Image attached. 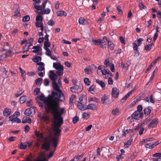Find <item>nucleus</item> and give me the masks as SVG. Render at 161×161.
<instances>
[{
    "label": "nucleus",
    "instance_id": "nucleus-56",
    "mask_svg": "<svg viewBox=\"0 0 161 161\" xmlns=\"http://www.w3.org/2000/svg\"><path fill=\"white\" fill-rule=\"evenodd\" d=\"M108 82L109 85H112L113 83V81L112 79L110 77L108 78Z\"/></svg>",
    "mask_w": 161,
    "mask_h": 161
},
{
    "label": "nucleus",
    "instance_id": "nucleus-61",
    "mask_svg": "<svg viewBox=\"0 0 161 161\" xmlns=\"http://www.w3.org/2000/svg\"><path fill=\"white\" fill-rule=\"evenodd\" d=\"M149 100L151 103H154L155 102V101L153 98V95H151L149 97Z\"/></svg>",
    "mask_w": 161,
    "mask_h": 161
},
{
    "label": "nucleus",
    "instance_id": "nucleus-40",
    "mask_svg": "<svg viewBox=\"0 0 161 161\" xmlns=\"http://www.w3.org/2000/svg\"><path fill=\"white\" fill-rule=\"evenodd\" d=\"M131 63V61L130 60H128L127 61L126 63L124 64V68L126 69H127L129 67L130 64Z\"/></svg>",
    "mask_w": 161,
    "mask_h": 161
},
{
    "label": "nucleus",
    "instance_id": "nucleus-16",
    "mask_svg": "<svg viewBox=\"0 0 161 161\" xmlns=\"http://www.w3.org/2000/svg\"><path fill=\"white\" fill-rule=\"evenodd\" d=\"M11 112V109L9 108H5L3 112V115L4 116L8 117L9 115Z\"/></svg>",
    "mask_w": 161,
    "mask_h": 161
},
{
    "label": "nucleus",
    "instance_id": "nucleus-59",
    "mask_svg": "<svg viewBox=\"0 0 161 161\" xmlns=\"http://www.w3.org/2000/svg\"><path fill=\"white\" fill-rule=\"evenodd\" d=\"M32 105V103L31 100H30L27 102V105L28 107H30Z\"/></svg>",
    "mask_w": 161,
    "mask_h": 161
},
{
    "label": "nucleus",
    "instance_id": "nucleus-20",
    "mask_svg": "<svg viewBox=\"0 0 161 161\" xmlns=\"http://www.w3.org/2000/svg\"><path fill=\"white\" fill-rule=\"evenodd\" d=\"M22 122L23 123H31V120L30 118L27 117H23Z\"/></svg>",
    "mask_w": 161,
    "mask_h": 161
},
{
    "label": "nucleus",
    "instance_id": "nucleus-14",
    "mask_svg": "<svg viewBox=\"0 0 161 161\" xmlns=\"http://www.w3.org/2000/svg\"><path fill=\"white\" fill-rule=\"evenodd\" d=\"M9 119L12 123L15 122L18 123H19L21 122L20 119L16 117L13 116L11 115L9 117Z\"/></svg>",
    "mask_w": 161,
    "mask_h": 161
},
{
    "label": "nucleus",
    "instance_id": "nucleus-21",
    "mask_svg": "<svg viewBox=\"0 0 161 161\" xmlns=\"http://www.w3.org/2000/svg\"><path fill=\"white\" fill-rule=\"evenodd\" d=\"M57 15L58 16H66L67 13L63 10L59 11L57 12Z\"/></svg>",
    "mask_w": 161,
    "mask_h": 161
},
{
    "label": "nucleus",
    "instance_id": "nucleus-53",
    "mask_svg": "<svg viewBox=\"0 0 161 161\" xmlns=\"http://www.w3.org/2000/svg\"><path fill=\"white\" fill-rule=\"evenodd\" d=\"M109 61L108 60L106 59V60L104 63V65L105 66V67H107L109 65Z\"/></svg>",
    "mask_w": 161,
    "mask_h": 161
},
{
    "label": "nucleus",
    "instance_id": "nucleus-32",
    "mask_svg": "<svg viewBox=\"0 0 161 161\" xmlns=\"http://www.w3.org/2000/svg\"><path fill=\"white\" fill-rule=\"evenodd\" d=\"M26 99V97L25 96H22L20 98L19 102L20 103H23L25 102Z\"/></svg>",
    "mask_w": 161,
    "mask_h": 161
},
{
    "label": "nucleus",
    "instance_id": "nucleus-23",
    "mask_svg": "<svg viewBox=\"0 0 161 161\" xmlns=\"http://www.w3.org/2000/svg\"><path fill=\"white\" fill-rule=\"evenodd\" d=\"M78 107L80 110H86V106L82 104V103H78L77 105Z\"/></svg>",
    "mask_w": 161,
    "mask_h": 161
},
{
    "label": "nucleus",
    "instance_id": "nucleus-22",
    "mask_svg": "<svg viewBox=\"0 0 161 161\" xmlns=\"http://www.w3.org/2000/svg\"><path fill=\"white\" fill-rule=\"evenodd\" d=\"M96 82L97 84H99L102 88H103L105 87V84L103 80H99L98 79H96Z\"/></svg>",
    "mask_w": 161,
    "mask_h": 161
},
{
    "label": "nucleus",
    "instance_id": "nucleus-50",
    "mask_svg": "<svg viewBox=\"0 0 161 161\" xmlns=\"http://www.w3.org/2000/svg\"><path fill=\"white\" fill-rule=\"evenodd\" d=\"M54 24V21L53 20H49L47 22V24L48 25H49L50 26H52Z\"/></svg>",
    "mask_w": 161,
    "mask_h": 161
},
{
    "label": "nucleus",
    "instance_id": "nucleus-13",
    "mask_svg": "<svg viewBox=\"0 0 161 161\" xmlns=\"http://www.w3.org/2000/svg\"><path fill=\"white\" fill-rule=\"evenodd\" d=\"M112 96L114 98H117L119 95V91L116 87H113L112 88Z\"/></svg>",
    "mask_w": 161,
    "mask_h": 161
},
{
    "label": "nucleus",
    "instance_id": "nucleus-38",
    "mask_svg": "<svg viewBox=\"0 0 161 161\" xmlns=\"http://www.w3.org/2000/svg\"><path fill=\"white\" fill-rule=\"evenodd\" d=\"M42 78H38L35 80V82H36V84L37 85L41 84L42 83Z\"/></svg>",
    "mask_w": 161,
    "mask_h": 161
},
{
    "label": "nucleus",
    "instance_id": "nucleus-17",
    "mask_svg": "<svg viewBox=\"0 0 161 161\" xmlns=\"http://www.w3.org/2000/svg\"><path fill=\"white\" fill-rule=\"evenodd\" d=\"M33 110V108L27 109L25 110L24 114L26 116H30L32 114Z\"/></svg>",
    "mask_w": 161,
    "mask_h": 161
},
{
    "label": "nucleus",
    "instance_id": "nucleus-24",
    "mask_svg": "<svg viewBox=\"0 0 161 161\" xmlns=\"http://www.w3.org/2000/svg\"><path fill=\"white\" fill-rule=\"evenodd\" d=\"M144 111L145 115H149L151 112V107H148L147 108L144 109Z\"/></svg>",
    "mask_w": 161,
    "mask_h": 161
},
{
    "label": "nucleus",
    "instance_id": "nucleus-2",
    "mask_svg": "<svg viewBox=\"0 0 161 161\" xmlns=\"http://www.w3.org/2000/svg\"><path fill=\"white\" fill-rule=\"evenodd\" d=\"M45 132H40L39 131L36 130L34 132L35 136L38 138V141L40 142H43V143L42 146V147L45 149L47 151L48 150L50 147V141L47 137H45L43 135Z\"/></svg>",
    "mask_w": 161,
    "mask_h": 161
},
{
    "label": "nucleus",
    "instance_id": "nucleus-51",
    "mask_svg": "<svg viewBox=\"0 0 161 161\" xmlns=\"http://www.w3.org/2000/svg\"><path fill=\"white\" fill-rule=\"evenodd\" d=\"M140 8L141 9H145L146 8V7L142 3H140L139 5Z\"/></svg>",
    "mask_w": 161,
    "mask_h": 161
},
{
    "label": "nucleus",
    "instance_id": "nucleus-35",
    "mask_svg": "<svg viewBox=\"0 0 161 161\" xmlns=\"http://www.w3.org/2000/svg\"><path fill=\"white\" fill-rule=\"evenodd\" d=\"M30 19V17L28 15L24 16L22 19V21L23 22H27Z\"/></svg>",
    "mask_w": 161,
    "mask_h": 161
},
{
    "label": "nucleus",
    "instance_id": "nucleus-52",
    "mask_svg": "<svg viewBox=\"0 0 161 161\" xmlns=\"http://www.w3.org/2000/svg\"><path fill=\"white\" fill-rule=\"evenodd\" d=\"M137 111L136 112H141L142 109V106L140 105H138L137 107Z\"/></svg>",
    "mask_w": 161,
    "mask_h": 161
},
{
    "label": "nucleus",
    "instance_id": "nucleus-63",
    "mask_svg": "<svg viewBox=\"0 0 161 161\" xmlns=\"http://www.w3.org/2000/svg\"><path fill=\"white\" fill-rule=\"evenodd\" d=\"M76 96L73 95H72L71 96L70 98V102L72 103L73 101L75 99Z\"/></svg>",
    "mask_w": 161,
    "mask_h": 161
},
{
    "label": "nucleus",
    "instance_id": "nucleus-42",
    "mask_svg": "<svg viewBox=\"0 0 161 161\" xmlns=\"http://www.w3.org/2000/svg\"><path fill=\"white\" fill-rule=\"evenodd\" d=\"M63 71L64 70H58L56 72V73L58 75L61 76L63 74Z\"/></svg>",
    "mask_w": 161,
    "mask_h": 161
},
{
    "label": "nucleus",
    "instance_id": "nucleus-64",
    "mask_svg": "<svg viewBox=\"0 0 161 161\" xmlns=\"http://www.w3.org/2000/svg\"><path fill=\"white\" fill-rule=\"evenodd\" d=\"M50 9L49 8H47L44 10V14H48L50 13Z\"/></svg>",
    "mask_w": 161,
    "mask_h": 161
},
{
    "label": "nucleus",
    "instance_id": "nucleus-1",
    "mask_svg": "<svg viewBox=\"0 0 161 161\" xmlns=\"http://www.w3.org/2000/svg\"><path fill=\"white\" fill-rule=\"evenodd\" d=\"M38 97L41 101H43L47 106V113L51 112L53 114L55 126L57 128L60 127L63 123V118L61 115L64 113V108H59L58 98L53 97L47 98L43 95Z\"/></svg>",
    "mask_w": 161,
    "mask_h": 161
},
{
    "label": "nucleus",
    "instance_id": "nucleus-46",
    "mask_svg": "<svg viewBox=\"0 0 161 161\" xmlns=\"http://www.w3.org/2000/svg\"><path fill=\"white\" fill-rule=\"evenodd\" d=\"M26 145L25 144V143H21L20 144V148L21 149H25L26 147Z\"/></svg>",
    "mask_w": 161,
    "mask_h": 161
},
{
    "label": "nucleus",
    "instance_id": "nucleus-30",
    "mask_svg": "<svg viewBox=\"0 0 161 161\" xmlns=\"http://www.w3.org/2000/svg\"><path fill=\"white\" fill-rule=\"evenodd\" d=\"M33 60L36 63H38V62L40 61L41 60V57L38 56L35 57L33 59Z\"/></svg>",
    "mask_w": 161,
    "mask_h": 161
},
{
    "label": "nucleus",
    "instance_id": "nucleus-31",
    "mask_svg": "<svg viewBox=\"0 0 161 161\" xmlns=\"http://www.w3.org/2000/svg\"><path fill=\"white\" fill-rule=\"evenodd\" d=\"M132 142V140L130 139L127 141L126 143L125 144L124 146L126 148H128L130 145L131 144V142Z\"/></svg>",
    "mask_w": 161,
    "mask_h": 161
},
{
    "label": "nucleus",
    "instance_id": "nucleus-9",
    "mask_svg": "<svg viewBox=\"0 0 161 161\" xmlns=\"http://www.w3.org/2000/svg\"><path fill=\"white\" fill-rule=\"evenodd\" d=\"M49 73L50 74L49 75V77L50 79L52 80V82H56L58 77L57 75L53 70H50Z\"/></svg>",
    "mask_w": 161,
    "mask_h": 161
},
{
    "label": "nucleus",
    "instance_id": "nucleus-39",
    "mask_svg": "<svg viewBox=\"0 0 161 161\" xmlns=\"http://www.w3.org/2000/svg\"><path fill=\"white\" fill-rule=\"evenodd\" d=\"M14 15L15 16L19 17L20 16L21 14L20 13V11L19 9L17 8V10L16 11L14 12Z\"/></svg>",
    "mask_w": 161,
    "mask_h": 161
},
{
    "label": "nucleus",
    "instance_id": "nucleus-28",
    "mask_svg": "<svg viewBox=\"0 0 161 161\" xmlns=\"http://www.w3.org/2000/svg\"><path fill=\"white\" fill-rule=\"evenodd\" d=\"M86 20L83 17H80L79 19V23L80 25H84L85 24Z\"/></svg>",
    "mask_w": 161,
    "mask_h": 161
},
{
    "label": "nucleus",
    "instance_id": "nucleus-55",
    "mask_svg": "<svg viewBox=\"0 0 161 161\" xmlns=\"http://www.w3.org/2000/svg\"><path fill=\"white\" fill-rule=\"evenodd\" d=\"M40 88H36L34 90V93L35 95H37L40 92Z\"/></svg>",
    "mask_w": 161,
    "mask_h": 161
},
{
    "label": "nucleus",
    "instance_id": "nucleus-60",
    "mask_svg": "<svg viewBox=\"0 0 161 161\" xmlns=\"http://www.w3.org/2000/svg\"><path fill=\"white\" fill-rule=\"evenodd\" d=\"M128 97H127V96L125 95L123 98L120 100V102L121 103H124L126 100L127 98Z\"/></svg>",
    "mask_w": 161,
    "mask_h": 161
},
{
    "label": "nucleus",
    "instance_id": "nucleus-7",
    "mask_svg": "<svg viewBox=\"0 0 161 161\" xmlns=\"http://www.w3.org/2000/svg\"><path fill=\"white\" fill-rule=\"evenodd\" d=\"M132 119H139L143 116V114L142 112L135 111L131 115Z\"/></svg>",
    "mask_w": 161,
    "mask_h": 161
},
{
    "label": "nucleus",
    "instance_id": "nucleus-47",
    "mask_svg": "<svg viewBox=\"0 0 161 161\" xmlns=\"http://www.w3.org/2000/svg\"><path fill=\"white\" fill-rule=\"evenodd\" d=\"M89 113H84L83 114V118L85 119H87L89 117Z\"/></svg>",
    "mask_w": 161,
    "mask_h": 161
},
{
    "label": "nucleus",
    "instance_id": "nucleus-54",
    "mask_svg": "<svg viewBox=\"0 0 161 161\" xmlns=\"http://www.w3.org/2000/svg\"><path fill=\"white\" fill-rule=\"evenodd\" d=\"M94 86L92 85L89 88V92L92 94H93V92L94 91Z\"/></svg>",
    "mask_w": 161,
    "mask_h": 161
},
{
    "label": "nucleus",
    "instance_id": "nucleus-19",
    "mask_svg": "<svg viewBox=\"0 0 161 161\" xmlns=\"http://www.w3.org/2000/svg\"><path fill=\"white\" fill-rule=\"evenodd\" d=\"M36 26L37 27H40L41 30L42 31H43L44 26L42 22L36 21Z\"/></svg>",
    "mask_w": 161,
    "mask_h": 161
},
{
    "label": "nucleus",
    "instance_id": "nucleus-45",
    "mask_svg": "<svg viewBox=\"0 0 161 161\" xmlns=\"http://www.w3.org/2000/svg\"><path fill=\"white\" fill-rule=\"evenodd\" d=\"M83 99L84 100H86V97L85 96H84L83 95L82 96H81L79 98V101L78 103H83Z\"/></svg>",
    "mask_w": 161,
    "mask_h": 161
},
{
    "label": "nucleus",
    "instance_id": "nucleus-57",
    "mask_svg": "<svg viewBox=\"0 0 161 161\" xmlns=\"http://www.w3.org/2000/svg\"><path fill=\"white\" fill-rule=\"evenodd\" d=\"M153 157H161V153H156L153 155Z\"/></svg>",
    "mask_w": 161,
    "mask_h": 161
},
{
    "label": "nucleus",
    "instance_id": "nucleus-8",
    "mask_svg": "<svg viewBox=\"0 0 161 161\" xmlns=\"http://www.w3.org/2000/svg\"><path fill=\"white\" fill-rule=\"evenodd\" d=\"M158 123V120L156 119H153L148 125V127L149 129L155 127Z\"/></svg>",
    "mask_w": 161,
    "mask_h": 161
},
{
    "label": "nucleus",
    "instance_id": "nucleus-33",
    "mask_svg": "<svg viewBox=\"0 0 161 161\" xmlns=\"http://www.w3.org/2000/svg\"><path fill=\"white\" fill-rule=\"evenodd\" d=\"M92 42L95 45H100V39H93Z\"/></svg>",
    "mask_w": 161,
    "mask_h": 161
},
{
    "label": "nucleus",
    "instance_id": "nucleus-29",
    "mask_svg": "<svg viewBox=\"0 0 161 161\" xmlns=\"http://www.w3.org/2000/svg\"><path fill=\"white\" fill-rule=\"evenodd\" d=\"M51 44L49 41H45L44 42V49L49 48L48 47H50Z\"/></svg>",
    "mask_w": 161,
    "mask_h": 161
},
{
    "label": "nucleus",
    "instance_id": "nucleus-37",
    "mask_svg": "<svg viewBox=\"0 0 161 161\" xmlns=\"http://www.w3.org/2000/svg\"><path fill=\"white\" fill-rule=\"evenodd\" d=\"M46 50L45 54L48 56L51 57V52L49 48L45 49Z\"/></svg>",
    "mask_w": 161,
    "mask_h": 161
},
{
    "label": "nucleus",
    "instance_id": "nucleus-10",
    "mask_svg": "<svg viewBox=\"0 0 161 161\" xmlns=\"http://www.w3.org/2000/svg\"><path fill=\"white\" fill-rule=\"evenodd\" d=\"M159 144L158 142H155L152 143L146 144H145V147L148 148H153Z\"/></svg>",
    "mask_w": 161,
    "mask_h": 161
},
{
    "label": "nucleus",
    "instance_id": "nucleus-58",
    "mask_svg": "<svg viewBox=\"0 0 161 161\" xmlns=\"http://www.w3.org/2000/svg\"><path fill=\"white\" fill-rule=\"evenodd\" d=\"M44 85L45 86H47L49 85V81L47 79H45L44 81Z\"/></svg>",
    "mask_w": 161,
    "mask_h": 161
},
{
    "label": "nucleus",
    "instance_id": "nucleus-62",
    "mask_svg": "<svg viewBox=\"0 0 161 161\" xmlns=\"http://www.w3.org/2000/svg\"><path fill=\"white\" fill-rule=\"evenodd\" d=\"M144 40L142 38H139L137 40V43L138 44V46H139L141 44L142 42Z\"/></svg>",
    "mask_w": 161,
    "mask_h": 161
},
{
    "label": "nucleus",
    "instance_id": "nucleus-12",
    "mask_svg": "<svg viewBox=\"0 0 161 161\" xmlns=\"http://www.w3.org/2000/svg\"><path fill=\"white\" fill-rule=\"evenodd\" d=\"M53 67L57 70H64V66L59 63H53Z\"/></svg>",
    "mask_w": 161,
    "mask_h": 161
},
{
    "label": "nucleus",
    "instance_id": "nucleus-25",
    "mask_svg": "<svg viewBox=\"0 0 161 161\" xmlns=\"http://www.w3.org/2000/svg\"><path fill=\"white\" fill-rule=\"evenodd\" d=\"M108 99V97L105 95H104L102 97L101 99V103L102 104H106L107 103L106 101Z\"/></svg>",
    "mask_w": 161,
    "mask_h": 161
},
{
    "label": "nucleus",
    "instance_id": "nucleus-15",
    "mask_svg": "<svg viewBox=\"0 0 161 161\" xmlns=\"http://www.w3.org/2000/svg\"><path fill=\"white\" fill-rule=\"evenodd\" d=\"M97 106L96 105L93 103H90L88 105L86 106V110L91 109L94 110H97Z\"/></svg>",
    "mask_w": 161,
    "mask_h": 161
},
{
    "label": "nucleus",
    "instance_id": "nucleus-3",
    "mask_svg": "<svg viewBox=\"0 0 161 161\" xmlns=\"http://www.w3.org/2000/svg\"><path fill=\"white\" fill-rule=\"evenodd\" d=\"M52 83L54 90L57 92H53L52 93L53 97L58 98L59 102V101H63L64 99V97L61 91L59 89V86L58 85L56 81L52 82Z\"/></svg>",
    "mask_w": 161,
    "mask_h": 161
},
{
    "label": "nucleus",
    "instance_id": "nucleus-6",
    "mask_svg": "<svg viewBox=\"0 0 161 161\" xmlns=\"http://www.w3.org/2000/svg\"><path fill=\"white\" fill-rule=\"evenodd\" d=\"M82 86L81 85H75L73 87L70 88V91L72 92H76L77 93H80L82 90Z\"/></svg>",
    "mask_w": 161,
    "mask_h": 161
},
{
    "label": "nucleus",
    "instance_id": "nucleus-18",
    "mask_svg": "<svg viewBox=\"0 0 161 161\" xmlns=\"http://www.w3.org/2000/svg\"><path fill=\"white\" fill-rule=\"evenodd\" d=\"M32 49H34L32 50V52L36 53H39V52L42 50V49L39 45L34 46Z\"/></svg>",
    "mask_w": 161,
    "mask_h": 161
},
{
    "label": "nucleus",
    "instance_id": "nucleus-27",
    "mask_svg": "<svg viewBox=\"0 0 161 161\" xmlns=\"http://www.w3.org/2000/svg\"><path fill=\"white\" fill-rule=\"evenodd\" d=\"M116 8L117 11L119 13L120 15H122L123 14V11L122 10L121 7L118 5H116Z\"/></svg>",
    "mask_w": 161,
    "mask_h": 161
},
{
    "label": "nucleus",
    "instance_id": "nucleus-26",
    "mask_svg": "<svg viewBox=\"0 0 161 161\" xmlns=\"http://www.w3.org/2000/svg\"><path fill=\"white\" fill-rule=\"evenodd\" d=\"M108 44L109 49L111 50H113L114 47V45L113 43L111 41H108Z\"/></svg>",
    "mask_w": 161,
    "mask_h": 161
},
{
    "label": "nucleus",
    "instance_id": "nucleus-49",
    "mask_svg": "<svg viewBox=\"0 0 161 161\" xmlns=\"http://www.w3.org/2000/svg\"><path fill=\"white\" fill-rule=\"evenodd\" d=\"M11 53V51L10 50H9L5 54H4V58H5L7 57H8L10 55Z\"/></svg>",
    "mask_w": 161,
    "mask_h": 161
},
{
    "label": "nucleus",
    "instance_id": "nucleus-5",
    "mask_svg": "<svg viewBox=\"0 0 161 161\" xmlns=\"http://www.w3.org/2000/svg\"><path fill=\"white\" fill-rule=\"evenodd\" d=\"M37 116L41 121L45 122L46 124H48L50 122V117L46 114L39 113L38 114Z\"/></svg>",
    "mask_w": 161,
    "mask_h": 161
},
{
    "label": "nucleus",
    "instance_id": "nucleus-34",
    "mask_svg": "<svg viewBox=\"0 0 161 161\" xmlns=\"http://www.w3.org/2000/svg\"><path fill=\"white\" fill-rule=\"evenodd\" d=\"M43 19V17L41 15L38 14L36 17V21L42 22Z\"/></svg>",
    "mask_w": 161,
    "mask_h": 161
},
{
    "label": "nucleus",
    "instance_id": "nucleus-41",
    "mask_svg": "<svg viewBox=\"0 0 161 161\" xmlns=\"http://www.w3.org/2000/svg\"><path fill=\"white\" fill-rule=\"evenodd\" d=\"M84 82L86 85L87 86L89 85L91 82L89 79L87 78H84Z\"/></svg>",
    "mask_w": 161,
    "mask_h": 161
},
{
    "label": "nucleus",
    "instance_id": "nucleus-11",
    "mask_svg": "<svg viewBox=\"0 0 161 161\" xmlns=\"http://www.w3.org/2000/svg\"><path fill=\"white\" fill-rule=\"evenodd\" d=\"M107 38L103 36L102 39H100L101 47L103 48H105L107 46Z\"/></svg>",
    "mask_w": 161,
    "mask_h": 161
},
{
    "label": "nucleus",
    "instance_id": "nucleus-4",
    "mask_svg": "<svg viewBox=\"0 0 161 161\" xmlns=\"http://www.w3.org/2000/svg\"><path fill=\"white\" fill-rule=\"evenodd\" d=\"M55 136L54 137H53L51 139V141L53 143V146L54 148H56L58 145V136L61 131V130L58 129V128H56L54 129Z\"/></svg>",
    "mask_w": 161,
    "mask_h": 161
},
{
    "label": "nucleus",
    "instance_id": "nucleus-48",
    "mask_svg": "<svg viewBox=\"0 0 161 161\" xmlns=\"http://www.w3.org/2000/svg\"><path fill=\"white\" fill-rule=\"evenodd\" d=\"M34 8L37 10H42L44 9H42V7L40 5H35Z\"/></svg>",
    "mask_w": 161,
    "mask_h": 161
},
{
    "label": "nucleus",
    "instance_id": "nucleus-44",
    "mask_svg": "<svg viewBox=\"0 0 161 161\" xmlns=\"http://www.w3.org/2000/svg\"><path fill=\"white\" fill-rule=\"evenodd\" d=\"M79 120L78 117L76 116L74 117L72 119L73 123L74 124L76 123Z\"/></svg>",
    "mask_w": 161,
    "mask_h": 161
},
{
    "label": "nucleus",
    "instance_id": "nucleus-36",
    "mask_svg": "<svg viewBox=\"0 0 161 161\" xmlns=\"http://www.w3.org/2000/svg\"><path fill=\"white\" fill-rule=\"evenodd\" d=\"M101 72L102 73V75H108V74H111L109 70L107 71L106 70H101Z\"/></svg>",
    "mask_w": 161,
    "mask_h": 161
},
{
    "label": "nucleus",
    "instance_id": "nucleus-43",
    "mask_svg": "<svg viewBox=\"0 0 161 161\" xmlns=\"http://www.w3.org/2000/svg\"><path fill=\"white\" fill-rule=\"evenodd\" d=\"M119 110L118 108H116L115 109H113L112 112V114L114 115H115L119 113Z\"/></svg>",
    "mask_w": 161,
    "mask_h": 161
}]
</instances>
